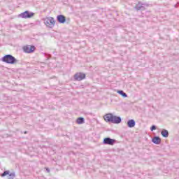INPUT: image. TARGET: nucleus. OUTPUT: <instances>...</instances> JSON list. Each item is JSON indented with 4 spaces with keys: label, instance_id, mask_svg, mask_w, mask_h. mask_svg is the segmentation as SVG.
Masks as SVG:
<instances>
[{
    "label": "nucleus",
    "instance_id": "f8f14e48",
    "mask_svg": "<svg viewBox=\"0 0 179 179\" xmlns=\"http://www.w3.org/2000/svg\"><path fill=\"white\" fill-rule=\"evenodd\" d=\"M136 125V122H135V120H128L127 122V127L129 128H134V127H135Z\"/></svg>",
    "mask_w": 179,
    "mask_h": 179
},
{
    "label": "nucleus",
    "instance_id": "6e6552de",
    "mask_svg": "<svg viewBox=\"0 0 179 179\" xmlns=\"http://www.w3.org/2000/svg\"><path fill=\"white\" fill-rule=\"evenodd\" d=\"M10 173V171H6L3 173H1V177H6V176H9L8 179H15V177H16L15 173Z\"/></svg>",
    "mask_w": 179,
    "mask_h": 179
},
{
    "label": "nucleus",
    "instance_id": "f257e3e1",
    "mask_svg": "<svg viewBox=\"0 0 179 179\" xmlns=\"http://www.w3.org/2000/svg\"><path fill=\"white\" fill-rule=\"evenodd\" d=\"M103 118L106 122H111L112 124H121V117L115 116L112 113H108L103 116Z\"/></svg>",
    "mask_w": 179,
    "mask_h": 179
},
{
    "label": "nucleus",
    "instance_id": "2eb2a0df",
    "mask_svg": "<svg viewBox=\"0 0 179 179\" xmlns=\"http://www.w3.org/2000/svg\"><path fill=\"white\" fill-rule=\"evenodd\" d=\"M117 93L118 94H120V96H122L124 98L128 97V95L127 94V93L124 92L123 90H118Z\"/></svg>",
    "mask_w": 179,
    "mask_h": 179
},
{
    "label": "nucleus",
    "instance_id": "20e7f679",
    "mask_svg": "<svg viewBox=\"0 0 179 179\" xmlns=\"http://www.w3.org/2000/svg\"><path fill=\"white\" fill-rule=\"evenodd\" d=\"M23 50L27 54H31V52H34L36 50V47L34 45H27L23 47Z\"/></svg>",
    "mask_w": 179,
    "mask_h": 179
},
{
    "label": "nucleus",
    "instance_id": "4468645a",
    "mask_svg": "<svg viewBox=\"0 0 179 179\" xmlns=\"http://www.w3.org/2000/svg\"><path fill=\"white\" fill-rule=\"evenodd\" d=\"M76 122L78 124H85V118H83V117H78L77 120H76Z\"/></svg>",
    "mask_w": 179,
    "mask_h": 179
},
{
    "label": "nucleus",
    "instance_id": "39448f33",
    "mask_svg": "<svg viewBox=\"0 0 179 179\" xmlns=\"http://www.w3.org/2000/svg\"><path fill=\"white\" fill-rule=\"evenodd\" d=\"M19 16L22 19H30V17H33V16H34V13H29L27 10L20 14Z\"/></svg>",
    "mask_w": 179,
    "mask_h": 179
},
{
    "label": "nucleus",
    "instance_id": "7ed1b4c3",
    "mask_svg": "<svg viewBox=\"0 0 179 179\" xmlns=\"http://www.w3.org/2000/svg\"><path fill=\"white\" fill-rule=\"evenodd\" d=\"M44 24L47 27L52 29L55 26V20L52 17H47L43 20Z\"/></svg>",
    "mask_w": 179,
    "mask_h": 179
},
{
    "label": "nucleus",
    "instance_id": "dca6fc26",
    "mask_svg": "<svg viewBox=\"0 0 179 179\" xmlns=\"http://www.w3.org/2000/svg\"><path fill=\"white\" fill-rule=\"evenodd\" d=\"M156 129V126L155 125H152L151 127H150V131H155Z\"/></svg>",
    "mask_w": 179,
    "mask_h": 179
},
{
    "label": "nucleus",
    "instance_id": "6ab92c4d",
    "mask_svg": "<svg viewBox=\"0 0 179 179\" xmlns=\"http://www.w3.org/2000/svg\"><path fill=\"white\" fill-rule=\"evenodd\" d=\"M24 134H27V131H24Z\"/></svg>",
    "mask_w": 179,
    "mask_h": 179
},
{
    "label": "nucleus",
    "instance_id": "9d476101",
    "mask_svg": "<svg viewBox=\"0 0 179 179\" xmlns=\"http://www.w3.org/2000/svg\"><path fill=\"white\" fill-rule=\"evenodd\" d=\"M57 20L60 24H64L66 22V17L64 15H59L57 16Z\"/></svg>",
    "mask_w": 179,
    "mask_h": 179
},
{
    "label": "nucleus",
    "instance_id": "9b49d317",
    "mask_svg": "<svg viewBox=\"0 0 179 179\" xmlns=\"http://www.w3.org/2000/svg\"><path fill=\"white\" fill-rule=\"evenodd\" d=\"M152 142L155 145H160V143H162V138L159 136H155L152 138Z\"/></svg>",
    "mask_w": 179,
    "mask_h": 179
},
{
    "label": "nucleus",
    "instance_id": "f3484780",
    "mask_svg": "<svg viewBox=\"0 0 179 179\" xmlns=\"http://www.w3.org/2000/svg\"><path fill=\"white\" fill-rule=\"evenodd\" d=\"M45 170H46L47 173H50V169L49 168H45Z\"/></svg>",
    "mask_w": 179,
    "mask_h": 179
},
{
    "label": "nucleus",
    "instance_id": "0eeeda50",
    "mask_svg": "<svg viewBox=\"0 0 179 179\" xmlns=\"http://www.w3.org/2000/svg\"><path fill=\"white\" fill-rule=\"evenodd\" d=\"M85 78H86V74L83 73H77L74 75L75 80H78V82H80V80H83Z\"/></svg>",
    "mask_w": 179,
    "mask_h": 179
},
{
    "label": "nucleus",
    "instance_id": "1a4fd4ad",
    "mask_svg": "<svg viewBox=\"0 0 179 179\" xmlns=\"http://www.w3.org/2000/svg\"><path fill=\"white\" fill-rule=\"evenodd\" d=\"M103 145H114L115 143V140L110 138V137H106L103 139Z\"/></svg>",
    "mask_w": 179,
    "mask_h": 179
},
{
    "label": "nucleus",
    "instance_id": "423d86ee",
    "mask_svg": "<svg viewBox=\"0 0 179 179\" xmlns=\"http://www.w3.org/2000/svg\"><path fill=\"white\" fill-rule=\"evenodd\" d=\"M145 6H149V4L148 3H143L142 2H138L137 4H136L134 9L136 10H145L146 8Z\"/></svg>",
    "mask_w": 179,
    "mask_h": 179
},
{
    "label": "nucleus",
    "instance_id": "a211bd4d",
    "mask_svg": "<svg viewBox=\"0 0 179 179\" xmlns=\"http://www.w3.org/2000/svg\"><path fill=\"white\" fill-rule=\"evenodd\" d=\"M175 8H177V4H176V5H175Z\"/></svg>",
    "mask_w": 179,
    "mask_h": 179
},
{
    "label": "nucleus",
    "instance_id": "ddd939ff",
    "mask_svg": "<svg viewBox=\"0 0 179 179\" xmlns=\"http://www.w3.org/2000/svg\"><path fill=\"white\" fill-rule=\"evenodd\" d=\"M161 135H162L163 138H169V131L166 129H162L161 131Z\"/></svg>",
    "mask_w": 179,
    "mask_h": 179
},
{
    "label": "nucleus",
    "instance_id": "f03ea898",
    "mask_svg": "<svg viewBox=\"0 0 179 179\" xmlns=\"http://www.w3.org/2000/svg\"><path fill=\"white\" fill-rule=\"evenodd\" d=\"M1 61L5 62L6 64H11L12 65H15V64H17V59L15 58L12 55H6L3 57H2Z\"/></svg>",
    "mask_w": 179,
    "mask_h": 179
}]
</instances>
